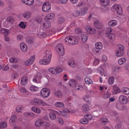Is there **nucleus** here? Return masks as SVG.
Listing matches in <instances>:
<instances>
[{
  "label": "nucleus",
  "mask_w": 129,
  "mask_h": 129,
  "mask_svg": "<svg viewBox=\"0 0 129 129\" xmlns=\"http://www.w3.org/2000/svg\"><path fill=\"white\" fill-rule=\"evenodd\" d=\"M66 43L68 45L76 44L78 43L77 40L75 39L74 37L70 36L66 37L65 39Z\"/></svg>",
  "instance_id": "f257e3e1"
},
{
  "label": "nucleus",
  "mask_w": 129,
  "mask_h": 129,
  "mask_svg": "<svg viewBox=\"0 0 129 129\" xmlns=\"http://www.w3.org/2000/svg\"><path fill=\"white\" fill-rule=\"evenodd\" d=\"M56 49L58 50L59 55L62 56L64 54L63 47L61 43H59L56 45Z\"/></svg>",
  "instance_id": "f03ea898"
},
{
  "label": "nucleus",
  "mask_w": 129,
  "mask_h": 129,
  "mask_svg": "<svg viewBox=\"0 0 129 129\" xmlns=\"http://www.w3.org/2000/svg\"><path fill=\"white\" fill-rule=\"evenodd\" d=\"M113 8L116 10L117 14L119 15H121L122 14V9L120 6L117 4H115L113 6Z\"/></svg>",
  "instance_id": "7ed1b4c3"
},
{
  "label": "nucleus",
  "mask_w": 129,
  "mask_h": 129,
  "mask_svg": "<svg viewBox=\"0 0 129 129\" xmlns=\"http://www.w3.org/2000/svg\"><path fill=\"white\" fill-rule=\"evenodd\" d=\"M51 8L50 4L48 2H45L43 4L42 10L44 12H48Z\"/></svg>",
  "instance_id": "20e7f679"
},
{
  "label": "nucleus",
  "mask_w": 129,
  "mask_h": 129,
  "mask_svg": "<svg viewBox=\"0 0 129 129\" xmlns=\"http://www.w3.org/2000/svg\"><path fill=\"white\" fill-rule=\"evenodd\" d=\"M50 93V91L47 88H43L40 91L41 95L44 98L48 97Z\"/></svg>",
  "instance_id": "39448f33"
},
{
  "label": "nucleus",
  "mask_w": 129,
  "mask_h": 129,
  "mask_svg": "<svg viewBox=\"0 0 129 129\" xmlns=\"http://www.w3.org/2000/svg\"><path fill=\"white\" fill-rule=\"evenodd\" d=\"M119 101L121 103L123 104H127L128 102L127 98L123 95H120L119 98Z\"/></svg>",
  "instance_id": "423d86ee"
},
{
  "label": "nucleus",
  "mask_w": 129,
  "mask_h": 129,
  "mask_svg": "<svg viewBox=\"0 0 129 129\" xmlns=\"http://www.w3.org/2000/svg\"><path fill=\"white\" fill-rule=\"evenodd\" d=\"M35 59V56H31L29 59L27 60L25 62L24 64L25 66H29L32 63Z\"/></svg>",
  "instance_id": "0eeeda50"
},
{
  "label": "nucleus",
  "mask_w": 129,
  "mask_h": 129,
  "mask_svg": "<svg viewBox=\"0 0 129 129\" xmlns=\"http://www.w3.org/2000/svg\"><path fill=\"white\" fill-rule=\"evenodd\" d=\"M51 53L49 50H47L46 52L45 55L43 57L44 60H46V58H48V60L49 61L51 60Z\"/></svg>",
  "instance_id": "6e6552de"
},
{
  "label": "nucleus",
  "mask_w": 129,
  "mask_h": 129,
  "mask_svg": "<svg viewBox=\"0 0 129 129\" xmlns=\"http://www.w3.org/2000/svg\"><path fill=\"white\" fill-rule=\"evenodd\" d=\"M20 47L22 51L24 52H26L27 50V48L26 45L24 43H21L20 44Z\"/></svg>",
  "instance_id": "1a4fd4ad"
},
{
  "label": "nucleus",
  "mask_w": 129,
  "mask_h": 129,
  "mask_svg": "<svg viewBox=\"0 0 129 129\" xmlns=\"http://www.w3.org/2000/svg\"><path fill=\"white\" fill-rule=\"evenodd\" d=\"M31 16V13L29 11H26L22 15L23 17L26 19L30 18Z\"/></svg>",
  "instance_id": "9d476101"
},
{
  "label": "nucleus",
  "mask_w": 129,
  "mask_h": 129,
  "mask_svg": "<svg viewBox=\"0 0 129 129\" xmlns=\"http://www.w3.org/2000/svg\"><path fill=\"white\" fill-rule=\"evenodd\" d=\"M106 36L109 39V41L111 42H112L114 41L115 37V34L112 33H110L109 34L107 35Z\"/></svg>",
  "instance_id": "9b49d317"
},
{
  "label": "nucleus",
  "mask_w": 129,
  "mask_h": 129,
  "mask_svg": "<svg viewBox=\"0 0 129 129\" xmlns=\"http://www.w3.org/2000/svg\"><path fill=\"white\" fill-rule=\"evenodd\" d=\"M55 17L54 14L50 13L48 14L45 18V20L46 21H49V20L53 19Z\"/></svg>",
  "instance_id": "f8f14e48"
},
{
  "label": "nucleus",
  "mask_w": 129,
  "mask_h": 129,
  "mask_svg": "<svg viewBox=\"0 0 129 129\" xmlns=\"http://www.w3.org/2000/svg\"><path fill=\"white\" fill-rule=\"evenodd\" d=\"M89 110V108L88 105L87 104H84L82 107V110L83 112L84 113H87Z\"/></svg>",
  "instance_id": "ddd939ff"
},
{
  "label": "nucleus",
  "mask_w": 129,
  "mask_h": 129,
  "mask_svg": "<svg viewBox=\"0 0 129 129\" xmlns=\"http://www.w3.org/2000/svg\"><path fill=\"white\" fill-rule=\"evenodd\" d=\"M35 124L36 126L40 127L44 125V123L42 120L39 119L36 121Z\"/></svg>",
  "instance_id": "4468645a"
},
{
  "label": "nucleus",
  "mask_w": 129,
  "mask_h": 129,
  "mask_svg": "<svg viewBox=\"0 0 129 129\" xmlns=\"http://www.w3.org/2000/svg\"><path fill=\"white\" fill-rule=\"evenodd\" d=\"M10 122H12V125L15 124L17 122V117L16 115H13L12 116L10 120Z\"/></svg>",
  "instance_id": "2eb2a0df"
},
{
  "label": "nucleus",
  "mask_w": 129,
  "mask_h": 129,
  "mask_svg": "<svg viewBox=\"0 0 129 129\" xmlns=\"http://www.w3.org/2000/svg\"><path fill=\"white\" fill-rule=\"evenodd\" d=\"M94 25V27L98 29L101 28L103 26L102 24L99 21H97L95 22Z\"/></svg>",
  "instance_id": "dca6fc26"
},
{
  "label": "nucleus",
  "mask_w": 129,
  "mask_h": 129,
  "mask_svg": "<svg viewBox=\"0 0 129 129\" xmlns=\"http://www.w3.org/2000/svg\"><path fill=\"white\" fill-rule=\"evenodd\" d=\"M86 30L87 32L90 34H94L96 32V30L95 29L90 27L86 28Z\"/></svg>",
  "instance_id": "f3484780"
},
{
  "label": "nucleus",
  "mask_w": 129,
  "mask_h": 129,
  "mask_svg": "<svg viewBox=\"0 0 129 129\" xmlns=\"http://www.w3.org/2000/svg\"><path fill=\"white\" fill-rule=\"evenodd\" d=\"M88 10V8L87 7H84L82 8L80 11L81 15H85L87 13Z\"/></svg>",
  "instance_id": "a211bd4d"
},
{
  "label": "nucleus",
  "mask_w": 129,
  "mask_h": 129,
  "mask_svg": "<svg viewBox=\"0 0 129 129\" xmlns=\"http://www.w3.org/2000/svg\"><path fill=\"white\" fill-rule=\"evenodd\" d=\"M101 111L99 110L93 111L92 114L93 116L95 117H98L99 116L101 115Z\"/></svg>",
  "instance_id": "6ab92c4d"
},
{
  "label": "nucleus",
  "mask_w": 129,
  "mask_h": 129,
  "mask_svg": "<svg viewBox=\"0 0 129 129\" xmlns=\"http://www.w3.org/2000/svg\"><path fill=\"white\" fill-rule=\"evenodd\" d=\"M54 95L58 98H61L63 94L59 90L54 93Z\"/></svg>",
  "instance_id": "aec40b11"
},
{
  "label": "nucleus",
  "mask_w": 129,
  "mask_h": 129,
  "mask_svg": "<svg viewBox=\"0 0 129 129\" xmlns=\"http://www.w3.org/2000/svg\"><path fill=\"white\" fill-rule=\"evenodd\" d=\"M49 115L50 118L52 120H54L56 118V115L54 111L50 112Z\"/></svg>",
  "instance_id": "412c9836"
},
{
  "label": "nucleus",
  "mask_w": 129,
  "mask_h": 129,
  "mask_svg": "<svg viewBox=\"0 0 129 129\" xmlns=\"http://www.w3.org/2000/svg\"><path fill=\"white\" fill-rule=\"evenodd\" d=\"M26 42L28 44H31L34 42L33 38L32 37H27L26 38Z\"/></svg>",
  "instance_id": "4be33fe9"
},
{
  "label": "nucleus",
  "mask_w": 129,
  "mask_h": 129,
  "mask_svg": "<svg viewBox=\"0 0 129 129\" xmlns=\"http://www.w3.org/2000/svg\"><path fill=\"white\" fill-rule=\"evenodd\" d=\"M49 72L51 73L54 74V75H56L57 74L56 69L53 67L50 68L48 69Z\"/></svg>",
  "instance_id": "5701e85b"
},
{
  "label": "nucleus",
  "mask_w": 129,
  "mask_h": 129,
  "mask_svg": "<svg viewBox=\"0 0 129 129\" xmlns=\"http://www.w3.org/2000/svg\"><path fill=\"white\" fill-rule=\"evenodd\" d=\"M32 110L35 113L39 114L41 112L40 110L36 107H33L31 108Z\"/></svg>",
  "instance_id": "b1692460"
},
{
  "label": "nucleus",
  "mask_w": 129,
  "mask_h": 129,
  "mask_svg": "<svg viewBox=\"0 0 129 129\" xmlns=\"http://www.w3.org/2000/svg\"><path fill=\"white\" fill-rule=\"evenodd\" d=\"M51 60H50L49 61L48 60V58H46V60H44V59L43 58V60H41L40 61V63L41 64H47L49 63Z\"/></svg>",
  "instance_id": "393cba45"
},
{
  "label": "nucleus",
  "mask_w": 129,
  "mask_h": 129,
  "mask_svg": "<svg viewBox=\"0 0 129 129\" xmlns=\"http://www.w3.org/2000/svg\"><path fill=\"white\" fill-rule=\"evenodd\" d=\"M101 1L102 3V5L104 6H106L109 4L110 1L109 0H101Z\"/></svg>",
  "instance_id": "a878e982"
},
{
  "label": "nucleus",
  "mask_w": 129,
  "mask_h": 129,
  "mask_svg": "<svg viewBox=\"0 0 129 129\" xmlns=\"http://www.w3.org/2000/svg\"><path fill=\"white\" fill-rule=\"evenodd\" d=\"M122 91L123 93L125 94H129V89L126 87H124L122 89Z\"/></svg>",
  "instance_id": "bb28decb"
},
{
  "label": "nucleus",
  "mask_w": 129,
  "mask_h": 129,
  "mask_svg": "<svg viewBox=\"0 0 129 129\" xmlns=\"http://www.w3.org/2000/svg\"><path fill=\"white\" fill-rule=\"evenodd\" d=\"M81 38L82 41L84 42H85L87 41L88 37L86 34H82L81 36Z\"/></svg>",
  "instance_id": "cd10ccee"
},
{
  "label": "nucleus",
  "mask_w": 129,
  "mask_h": 129,
  "mask_svg": "<svg viewBox=\"0 0 129 129\" xmlns=\"http://www.w3.org/2000/svg\"><path fill=\"white\" fill-rule=\"evenodd\" d=\"M69 83L71 86L73 87L75 86L76 82V81L72 79L70 80Z\"/></svg>",
  "instance_id": "c85d7f7f"
},
{
  "label": "nucleus",
  "mask_w": 129,
  "mask_h": 129,
  "mask_svg": "<svg viewBox=\"0 0 129 129\" xmlns=\"http://www.w3.org/2000/svg\"><path fill=\"white\" fill-rule=\"evenodd\" d=\"M109 25L110 26H113L116 25L117 21L115 20H112L108 22Z\"/></svg>",
  "instance_id": "c756f323"
},
{
  "label": "nucleus",
  "mask_w": 129,
  "mask_h": 129,
  "mask_svg": "<svg viewBox=\"0 0 129 129\" xmlns=\"http://www.w3.org/2000/svg\"><path fill=\"white\" fill-rule=\"evenodd\" d=\"M27 81L26 78L24 77L21 78V83L22 85H25L27 83Z\"/></svg>",
  "instance_id": "7c9ffc66"
},
{
  "label": "nucleus",
  "mask_w": 129,
  "mask_h": 129,
  "mask_svg": "<svg viewBox=\"0 0 129 129\" xmlns=\"http://www.w3.org/2000/svg\"><path fill=\"white\" fill-rule=\"evenodd\" d=\"M95 46L97 49H101L103 48V45L102 43L99 42L96 43L95 44Z\"/></svg>",
  "instance_id": "2f4dec72"
},
{
  "label": "nucleus",
  "mask_w": 129,
  "mask_h": 129,
  "mask_svg": "<svg viewBox=\"0 0 129 129\" xmlns=\"http://www.w3.org/2000/svg\"><path fill=\"white\" fill-rule=\"evenodd\" d=\"M6 20L8 23H12L14 21V19L12 17L9 16L7 18Z\"/></svg>",
  "instance_id": "473e14b6"
},
{
  "label": "nucleus",
  "mask_w": 129,
  "mask_h": 129,
  "mask_svg": "<svg viewBox=\"0 0 129 129\" xmlns=\"http://www.w3.org/2000/svg\"><path fill=\"white\" fill-rule=\"evenodd\" d=\"M65 21L64 18L62 17H60L58 19V23L60 24H61L64 23Z\"/></svg>",
  "instance_id": "72a5a7b5"
},
{
  "label": "nucleus",
  "mask_w": 129,
  "mask_h": 129,
  "mask_svg": "<svg viewBox=\"0 0 129 129\" xmlns=\"http://www.w3.org/2000/svg\"><path fill=\"white\" fill-rule=\"evenodd\" d=\"M1 32L4 34L5 35H7L8 34H9V30L8 29L3 28L1 29Z\"/></svg>",
  "instance_id": "f704fd0d"
},
{
  "label": "nucleus",
  "mask_w": 129,
  "mask_h": 129,
  "mask_svg": "<svg viewBox=\"0 0 129 129\" xmlns=\"http://www.w3.org/2000/svg\"><path fill=\"white\" fill-rule=\"evenodd\" d=\"M41 100L38 98H35L34 100V102L35 103V105L37 106H40V104Z\"/></svg>",
  "instance_id": "c9c22d12"
},
{
  "label": "nucleus",
  "mask_w": 129,
  "mask_h": 129,
  "mask_svg": "<svg viewBox=\"0 0 129 129\" xmlns=\"http://www.w3.org/2000/svg\"><path fill=\"white\" fill-rule=\"evenodd\" d=\"M56 106L57 107L63 108L64 107V105L63 103L61 102H57L55 104Z\"/></svg>",
  "instance_id": "e433bc0d"
},
{
  "label": "nucleus",
  "mask_w": 129,
  "mask_h": 129,
  "mask_svg": "<svg viewBox=\"0 0 129 129\" xmlns=\"http://www.w3.org/2000/svg\"><path fill=\"white\" fill-rule=\"evenodd\" d=\"M114 79L113 77H110L108 79V83L109 84L112 85L114 83Z\"/></svg>",
  "instance_id": "4c0bfd02"
},
{
  "label": "nucleus",
  "mask_w": 129,
  "mask_h": 129,
  "mask_svg": "<svg viewBox=\"0 0 129 129\" xmlns=\"http://www.w3.org/2000/svg\"><path fill=\"white\" fill-rule=\"evenodd\" d=\"M116 56L117 57L121 56H122L124 52H122V53L121 51L118 50H117L116 51Z\"/></svg>",
  "instance_id": "58836bf2"
},
{
  "label": "nucleus",
  "mask_w": 129,
  "mask_h": 129,
  "mask_svg": "<svg viewBox=\"0 0 129 129\" xmlns=\"http://www.w3.org/2000/svg\"><path fill=\"white\" fill-rule=\"evenodd\" d=\"M38 36L39 37L42 38L46 37L47 36V35L45 33L42 32V33H39L38 34Z\"/></svg>",
  "instance_id": "ea45409f"
},
{
  "label": "nucleus",
  "mask_w": 129,
  "mask_h": 129,
  "mask_svg": "<svg viewBox=\"0 0 129 129\" xmlns=\"http://www.w3.org/2000/svg\"><path fill=\"white\" fill-rule=\"evenodd\" d=\"M126 61V59L125 58H122L119 60L118 62L120 64L122 65Z\"/></svg>",
  "instance_id": "a19ab883"
},
{
  "label": "nucleus",
  "mask_w": 129,
  "mask_h": 129,
  "mask_svg": "<svg viewBox=\"0 0 129 129\" xmlns=\"http://www.w3.org/2000/svg\"><path fill=\"white\" fill-rule=\"evenodd\" d=\"M9 61L11 63H16L18 62V60L17 58L13 57L10 58Z\"/></svg>",
  "instance_id": "79ce46f5"
},
{
  "label": "nucleus",
  "mask_w": 129,
  "mask_h": 129,
  "mask_svg": "<svg viewBox=\"0 0 129 129\" xmlns=\"http://www.w3.org/2000/svg\"><path fill=\"white\" fill-rule=\"evenodd\" d=\"M47 22L46 23H43V27L46 28H48L51 25V23L49 22V21Z\"/></svg>",
  "instance_id": "37998d69"
},
{
  "label": "nucleus",
  "mask_w": 129,
  "mask_h": 129,
  "mask_svg": "<svg viewBox=\"0 0 129 129\" xmlns=\"http://www.w3.org/2000/svg\"><path fill=\"white\" fill-rule=\"evenodd\" d=\"M80 121L82 123L84 124H87L88 122L87 119H86L84 117V118L81 119L80 120Z\"/></svg>",
  "instance_id": "c03bdc74"
},
{
  "label": "nucleus",
  "mask_w": 129,
  "mask_h": 129,
  "mask_svg": "<svg viewBox=\"0 0 129 129\" xmlns=\"http://www.w3.org/2000/svg\"><path fill=\"white\" fill-rule=\"evenodd\" d=\"M73 15L75 17H78L80 15V12L77 10H75L73 12Z\"/></svg>",
  "instance_id": "a18cd8bd"
},
{
  "label": "nucleus",
  "mask_w": 129,
  "mask_h": 129,
  "mask_svg": "<svg viewBox=\"0 0 129 129\" xmlns=\"http://www.w3.org/2000/svg\"><path fill=\"white\" fill-rule=\"evenodd\" d=\"M75 32L77 34H80L83 33L82 29L80 28H76L75 29Z\"/></svg>",
  "instance_id": "49530a36"
},
{
  "label": "nucleus",
  "mask_w": 129,
  "mask_h": 129,
  "mask_svg": "<svg viewBox=\"0 0 129 129\" xmlns=\"http://www.w3.org/2000/svg\"><path fill=\"white\" fill-rule=\"evenodd\" d=\"M56 120L59 122V123L60 124L62 125L64 123L63 120L59 117H57L56 118Z\"/></svg>",
  "instance_id": "de8ad7c7"
},
{
  "label": "nucleus",
  "mask_w": 129,
  "mask_h": 129,
  "mask_svg": "<svg viewBox=\"0 0 129 129\" xmlns=\"http://www.w3.org/2000/svg\"><path fill=\"white\" fill-rule=\"evenodd\" d=\"M7 126V123L6 122L2 121L1 122L0 126L3 128H5Z\"/></svg>",
  "instance_id": "09e8293b"
},
{
  "label": "nucleus",
  "mask_w": 129,
  "mask_h": 129,
  "mask_svg": "<svg viewBox=\"0 0 129 129\" xmlns=\"http://www.w3.org/2000/svg\"><path fill=\"white\" fill-rule=\"evenodd\" d=\"M38 87L34 86H31L30 88V89L31 91L33 92L35 91L38 90Z\"/></svg>",
  "instance_id": "8fccbe9b"
},
{
  "label": "nucleus",
  "mask_w": 129,
  "mask_h": 129,
  "mask_svg": "<svg viewBox=\"0 0 129 129\" xmlns=\"http://www.w3.org/2000/svg\"><path fill=\"white\" fill-rule=\"evenodd\" d=\"M113 88L114 91V93L115 94H116L120 92V89L118 87L116 86H113Z\"/></svg>",
  "instance_id": "3c124183"
},
{
  "label": "nucleus",
  "mask_w": 129,
  "mask_h": 129,
  "mask_svg": "<svg viewBox=\"0 0 129 129\" xmlns=\"http://www.w3.org/2000/svg\"><path fill=\"white\" fill-rule=\"evenodd\" d=\"M102 121L101 122H102V124L103 125L106 124L108 121V120L107 119L104 118H103L102 119Z\"/></svg>",
  "instance_id": "603ef678"
},
{
  "label": "nucleus",
  "mask_w": 129,
  "mask_h": 129,
  "mask_svg": "<svg viewBox=\"0 0 129 129\" xmlns=\"http://www.w3.org/2000/svg\"><path fill=\"white\" fill-rule=\"evenodd\" d=\"M118 50L121 51L122 53V52H124V46L121 45H119L118 49Z\"/></svg>",
  "instance_id": "864d4df0"
},
{
  "label": "nucleus",
  "mask_w": 129,
  "mask_h": 129,
  "mask_svg": "<svg viewBox=\"0 0 129 129\" xmlns=\"http://www.w3.org/2000/svg\"><path fill=\"white\" fill-rule=\"evenodd\" d=\"M23 108V107H21L20 106H18L16 108V110L17 112H21V111Z\"/></svg>",
  "instance_id": "5fc2aeb1"
},
{
  "label": "nucleus",
  "mask_w": 129,
  "mask_h": 129,
  "mask_svg": "<svg viewBox=\"0 0 129 129\" xmlns=\"http://www.w3.org/2000/svg\"><path fill=\"white\" fill-rule=\"evenodd\" d=\"M19 26L23 28H24L26 26V24L23 22H21L19 24Z\"/></svg>",
  "instance_id": "6e6d98bb"
},
{
  "label": "nucleus",
  "mask_w": 129,
  "mask_h": 129,
  "mask_svg": "<svg viewBox=\"0 0 129 129\" xmlns=\"http://www.w3.org/2000/svg\"><path fill=\"white\" fill-rule=\"evenodd\" d=\"M43 122L44 125L43 126H44V128L45 129H46L47 127L49 126L50 124L48 122Z\"/></svg>",
  "instance_id": "4d7b16f0"
},
{
  "label": "nucleus",
  "mask_w": 129,
  "mask_h": 129,
  "mask_svg": "<svg viewBox=\"0 0 129 129\" xmlns=\"http://www.w3.org/2000/svg\"><path fill=\"white\" fill-rule=\"evenodd\" d=\"M92 116L90 115H86L84 116V117L86 119H87V120L88 121V120H90L92 119L91 118Z\"/></svg>",
  "instance_id": "13d9d810"
},
{
  "label": "nucleus",
  "mask_w": 129,
  "mask_h": 129,
  "mask_svg": "<svg viewBox=\"0 0 129 129\" xmlns=\"http://www.w3.org/2000/svg\"><path fill=\"white\" fill-rule=\"evenodd\" d=\"M20 91L23 93H25L27 91V90L25 89L23 87H22L19 89Z\"/></svg>",
  "instance_id": "bf43d9fd"
},
{
  "label": "nucleus",
  "mask_w": 129,
  "mask_h": 129,
  "mask_svg": "<svg viewBox=\"0 0 129 129\" xmlns=\"http://www.w3.org/2000/svg\"><path fill=\"white\" fill-rule=\"evenodd\" d=\"M89 96L86 95L83 98V99L84 101L88 103L89 102Z\"/></svg>",
  "instance_id": "052dcab7"
},
{
  "label": "nucleus",
  "mask_w": 129,
  "mask_h": 129,
  "mask_svg": "<svg viewBox=\"0 0 129 129\" xmlns=\"http://www.w3.org/2000/svg\"><path fill=\"white\" fill-rule=\"evenodd\" d=\"M112 31V28L111 27H109V29L106 31V35H107L109 34L110 33H111V32Z\"/></svg>",
  "instance_id": "680f3d73"
},
{
  "label": "nucleus",
  "mask_w": 129,
  "mask_h": 129,
  "mask_svg": "<svg viewBox=\"0 0 129 129\" xmlns=\"http://www.w3.org/2000/svg\"><path fill=\"white\" fill-rule=\"evenodd\" d=\"M68 28L67 27H63L60 30L61 32L62 33H64L66 31L68 30Z\"/></svg>",
  "instance_id": "e2e57ef3"
},
{
  "label": "nucleus",
  "mask_w": 129,
  "mask_h": 129,
  "mask_svg": "<svg viewBox=\"0 0 129 129\" xmlns=\"http://www.w3.org/2000/svg\"><path fill=\"white\" fill-rule=\"evenodd\" d=\"M56 73H57V74H59L60 73L62 72V69L60 68V67H59V68H57L56 69Z\"/></svg>",
  "instance_id": "0e129e2a"
},
{
  "label": "nucleus",
  "mask_w": 129,
  "mask_h": 129,
  "mask_svg": "<svg viewBox=\"0 0 129 129\" xmlns=\"http://www.w3.org/2000/svg\"><path fill=\"white\" fill-rule=\"evenodd\" d=\"M47 104L44 101L41 100L40 103V106H46Z\"/></svg>",
  "instance_id": "69168bd1"
},
{
  "label": "nucleus",
  "mask_w": 129,
  "mask_h": 129,
  "mask_svg": "<svg viewBox=\"0 0 129 129\" xmlns=\"http://www.w3.org/2000/svg\"><path fill=\"white\" fill-rule=\"evenodd\" d=\"M90 79L89 78L87 77H86L85 79V82L86 83L88 84H89L91 83L90 82Z\"/></svg>",
  "instance_id": "338daca9"
},
{
  "label": "nucleus",
  "mask_w": 129,
  "mask_h": 129,
  "mask_svg": "<svg viewBox=\"0 0 129 129\" xmlns=\"http://www.w3.org/2000/svg\"><path fill=\"white\" fill-rule=\"evenodd\" d=\"M116 107L118 110H122L121 105L120 104H117L116 105Z\"/></svg>",
  "instance_id": "774afa93"
}]
</instances>
